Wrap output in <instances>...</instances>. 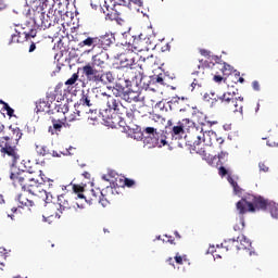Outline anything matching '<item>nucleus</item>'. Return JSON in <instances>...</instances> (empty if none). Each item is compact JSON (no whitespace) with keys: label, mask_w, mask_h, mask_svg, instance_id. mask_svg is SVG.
Returning <instances> with one entry per match:
<instances>
[{"label":"nucleus","mask_w":278,"mask_h":278,"mask_svg":"<svg viewBox=\"0 0 278 278\" xmlns=\"http://www.w3.org/2000/svg\"><path fill=\"white\" fill-rule=\"evenodd\" d=\"M255 207L257 210H268L273 218H278V204L268 202L262 197L250 195L237 202V210L241 216L247 212H255Z\"/></svg>","instance_id":"obj_1"},{"label":"nucleus","mask_w":278,"mask_h":278,"mask_svg":"<svg viewBox=\"0 0 278 278\" xmlns=\"http://www.w3.org/2000/svg\"><path fill=\"white\" fill-rule=\"evenodd\" d=\"M143 146L147 149H162V147H166L168 142L166 141V135L164 132H157V129L153 127H147L143 129Z\"/></svg>","instance_id":"obj_2"},{"label":"nucleus","mask_w":278,"mask_h":278,"mask_svg":"<svg viewBox=\"0 0 278 278\" xmlns=\"http://www.w3.org/2000/svg\"><path fill=\"white\" fill-rule=\"evenodd\" d=\"M100 99L106 102L108 109H105L102 113L103 116H106V118H110L109 112H115V114H118V112H125V106H123L121 101L116 100V98L112 97L111 94H108L106 92H101Z\"/></svg>","instance_id":"obj_3"},{"label":"nucleus","mask_w":278,"mask_h":278,"mask_svg":"<svg viewBox=\"0 0 278 278\" xmlns=\"http://www.w3.org/2000/svg\"><path fill=\"white\" fill-rule=\"evenodd\" d=\"M30 175L31 174H29L27 172H23V174L11 173L10 179H12V181H14V184H20V186L23 188V190H27V192H29L30 194H36V190L29 189V186L34 187V185L27 182V181H36V178H31Z\"/></svg>","instance_id":"obj_4"},{"label":"nucleus","mask_w":278,"mask_h":278,"mask_svg":"<svg viewBox=\"0 0 278 278\" xmlns=\"http://www.w3.org/2000/svg\"><path fill=\"white\" fill-rule=\"evenodd\" d=\"M81 73L87 81H90L91 84H101V81H103V72L97 70V67L90 65V63H87L81 67Z\"/></svg>","instance_id":"obj_5"},{"label":"nucleus","mask_w":278,"mask_h":278,"mask_svg":"<svg viewBox=\"0 0 278 278\" xmlns=\"http://www.w3.org/2000/svg\"><path fill=\"white\" fill-rule=\"evenodd\" d=\"M219 101H222V103H225V105H228V110H230V112H240V114H242V104L238 103V98H236V92H228V93H224L223 96L218 97Z\"/></svg>","instance_id":"obj_6"},{"label":"nucleus","mask_w":278,"mask_h":278,"mask_svg":"<svg viewBox=\"0 0 278 278\" xmlns=\"http://www.w3.org/2000/svg\"><path fill=\"white\" fill-rule=\"evenodd\" d=\"M55 14L51 11L48 12V14H45V12H41L38 17L35 18V25L37 27H40V29H49L53 23H55Z\"/></svg>","instance_id":"obj_7"},{"label":"nucleus","mask_w":278,"mask_h":278,"mask_svg":"<svg viewBox=\"0 0 278 278\" xmlns=\"http://www.w3.org/2000/svg\"><path fill=\"white\" fill-rule=\"evenodd\" d=\"M199 135H197V140L193 142V147H199L201 142H204L207 147H211L212 139L216 138V132L214 131H198Z\"/></svg>","instance_id":"obj_8"},{"label":"nucleus","mask_w":278,"mask_h":278,"mask_svg":"<svg viewBox=\"0 0 278 278\" xmlns=\"http://www.w3.org/2000/svg\"><path fill=\"white\" fill-rule=\"evenodd\" d=\"M17 35H12V42H23V40H27L29 38H36V29H30L29 31L22 28V30H15Z\"/></svg>","instance_id":"obj_9"},{"label":"nucleus","mask_w":278,"mask_h":278,"mask_svg":"<svg viewBox=\"0 0 278 278\" xmlns=\"http://www.w3.org/2000/svg\"><path fill=\"white\" fill-rule=\"evenodd\" d=\"M79 108L83 112L94 108V93L88 92L86 94H83V97L80 98Z\"/></svg>","instance_id":"obj_10"},{"label":"nucleus","mask_w":278,"mask_h":278,"mask_svg":"<svg viewBox=\"0 0 278 278\" xmlns=\"http://www.w3.org/2000/svg\"><path fill=\"white\" fill-rule=\"evenodd\" d=\"M178 124L185 134L186 131H192V134H199V131H203L202 126H194L193 122L188 118L178 122Z\"/></svg>","instance_id":"obj_11"},{"label":"nucleus","mask_w":278,"mask_h":278,"mask_svg":"<svg viewBox=\"0 0 278 278\" xmlns=\"http://www.w3.org/2000/svg\"><path fill=\"white\" fill-rule=\"evenodd\" d=\"M106 60L108 53L102 51L92 56L90 65L93 66V68H96V66H98V68H103V66H105Z\"/></svg>","instance_id":"obj_12"},{"label":"nucleus","mask_w":278,"mask_h":278,"mask_svg":"<svg viewBox=\"0 0 278 278\" xmlns=\"http://www.w3.org/2000/svg\"><path fill=\"white\" fill-rule=\"evenodd\" d=\"M114 34L112 33H106L100 37H98V47H102V49H108L110 45L114 42Z\"/></svg>","instance_id":"obj_13"},{"label":"nucleus","mask_w":278,"mask_h":278,"mask_svg":"<svg viewBox=\"0 0 278 278\" xmlns=\"http://www.w3.org/2000/svg\"><path fill=\"white\" fill-rule=\"evenodd\" d=\"M1 153H5L7 155H9V157L12 159V166H16V162H18L21 157L16 152V149L7 146L1 149Z\"/></svg>","instance_id":"obj_14"},{"label":"nucleus","mask_w":278,"mask_h":278,"mask_svg":"<svg viewBox=\"0 0 278 278\" xmlns=\"http://www.w3.org/2000/svg\"><path fill=\"white\" fill-rule=\"evenodd\" d=\"M184 101H188V98L173 97L168 102L170 110L174 109V110H179V112H184L186 110L181 108V103H184Z\"/></svg>","instance_id":"obj_15"},{"label":"nucleus","mask_w":278,"mask_h":278,"mask_svg":"<svg viewBox=\"0 0 278 278\" xmlns=\"http://www.w3.org/2000/svg\"><path fill=\"white\" fill-rule=\"evenodd\" d=\"M56 210L62 214L65 210H71V204L65 195H59L56 201Z\"/></svg>","instance_id":"obj_16"},{"label":"nucleus","mask_w":278,"mask_h":278,"mask_svg":"<svg viewBox=\"0 0 278 278\" xmlns=\"http://www.w3.org/2000/svg\"><path fill=\"white\" fill-rule=\"evenodd\" d=\"M229 242H240V245H237L238 251H240L241 249H249V247H251V241L249 239H247L245 236H241L238 237V239H228Z\"/></svg>","instance_id":"obj_17"},{"label":"nucleus","mask_w":278,"mask_h":278,"mask_svg":"<svg viewBox=\"0 0 278 278\" xmlns=\"http://www.w3.org/2000/svg\"><path fill=\"white\" fill-rule=\"evenodd\" d=\"M140 97L138 92L130 90L129 88H126V93L124 96V101H127V103H131L132 101L138 102Z\"/></svg>","instance_id":"obj_18"},{"label":"nucleus","mask_w":278,"mask_h":278,"mask_svg":"<svg viewBox=\"0 0 278 278\" xmlns=\"http://www.w3.org/2000/svg\"><path fill=\"white\" fill-rule=\"evenodd\" d=\"M99 37H88L87 39L79 42V47H99Z\"/></svg>","instance_id":"obj_19"},{"label":"nucleus","mask_w":278,"mask_h":278,"mask_svg":"<svg viewBox=\"0 0 278 278\" xmlns=\"http://www.w3.org/2000/svg\"><path fill=\"white\" fill-rule=\"evenodd\" d=\"M112 92L114 97H119V99H125V93L127 92V88L116 85L115 87L112 88Z\"/></svg>","instance_id":"obj_20"},{"label":"nucleus","mask_w":278,"mask_h":278,"mask_svg":"<svg viewBox=\"0 0 278 278\" xmlns=\"http://www.w3.org/2000/svg\"><path fill=\"white\" fill-rule=\"evenodd\" d=\"M83 114H86L87 118H89V121H98V118H99V111H97V109H94V106L91 109L85 110L83 112Z\"/></svg>","instance_id":"obj_21"},{"label":"nucleus","mask_w":278,"mask_h":278,"mask_svg":"<svg viewBox=\"0 0 278 278\" xmlns=\"http://www.w3.org/2000/svg\"><path fill=\"white\" fill-rule=\"evenodd\" d=\"M52 127L50 126L49 127V132L52 134H55V131H61L62 130V127L64 126V123L58 121V119H52Z\"/></svg>","instance_id":"obj_22"},{"label":"nucleus","mask_w":278,"mask_h":278,"mask_svg":"<svg viewBox=\"0 0 278 278\" xmlns=\"http://www.w3.org/2000/svg\"><path fill=\"white\" fill-rule=\"evenodd\" d=\"M100 84H103L104 86L108 84H114V75L112 72L102 73V80H100Z\"/></svg>","instance_id":"obj_23"},{"label":"nucleus","mask_w":278,"mask_h":278,"mask_svg":"<svg viewBox=\"0 0 278 278\" xmlns=\"http://www.w3.org/2000/svg\"><path fill=\"white\" fill-rule=\"evenodd\" d=\"M53 3H55V0H42V2L39 1V5L41 10H49V12H55L53 11Z\"/></svg>","instance_id":"obj_24"},{"label":"nucleus","mask_w":278,"mask_h":278,"mask_svg":"<svg viewBox=\"0 0 278 278\" xmlns=\"http://www.w3.org/2000/svg\"><path fill=\"white\" fill-rule=\"evenodd\" d=\"M135 62L136 61L134 60V56H126L121 60V66L123 68H131V66H134Z\"/></svg>","instance_id":"obj_25"},{"label":"nucleus","mask_w":278,"mask_h":278,"mask_svg":"<svg viewBox=\"0 0 278 278\" xmlns=\"http://www.w3.org/2000/svg\"><path fill=\"white\" fill-rule=\"evenodd\" d=\"M39 197L45 201L46 204L53 201V195L45 190L39 191Z\"/></svg>","instance_id":"obj_26"},{"label":"nucleus","mask_w":278,"mask_h":278,"mask_svg":"<svg viewBox=\"0 0 278 278\" xmlns=\"http://www.w3.org/2000/svg\"><path fill=\"white\" fill-rule=\"evenodd\" d=\"M17 201L21 203V205H26V206H30L34 205V202L30 201L29 199H27L25 195L20 194L17 197Z\"/></svg>","instance_id":"obj_27"},{"label":"nucleus","mask_w":278,"mask_h":278,"mask_svg":"<svg viewBox=\"0 0 278 278\" xmlns=\"http://www.w3.org/2000/svg\"><path fill=\"white\" fill-rule=\"evenodd\" d=\"M228 182L232 186L235 194H240V186H238V182H236L233 180V178H231V175H228Z\"/></svg>","instance_id":"obj_28"},{"label":"nucleus","mask_w":278,"mask_h":278,"mask_svg":"<svg viewBox=\"0 0 278 278\" xmlns=\"http://www.w3.org/2000/svg\"><path fill=\"white\" fill-rule=\"evenodd\" d=\"M36 152L39 155H47V153H49V150L47 149V146H40V144H36Z\"/></svg>","instance_id":"obj_29"},{"label":"nucleus","mask_w":278,"mask_h":278,"mask_svg":"<svg viewBox=\"0 0 278 278\" xmlns=\"http://www.w3.org/2000/svg\"><path fill=\"white\" fill-rule=\"evenodd\" d=\"M117 114H119V116L126 115L128 121H134V111H131V110H127L125 108V111L118 112Z\"/></svg>","instance_id":"obj_30"},{"label":"nucleus","mask_w":278,"mask_h":278,"mask_svg":"<svg viewBox=\"0 0 278 278\" xmlns=\"http://www.w3.org/2000/svg\"><path fill=\"white\" fill-rule=\"evenodd\" d=\"M77 79H79V75L73 74L72 77L65 81V86H75Z\"/></svg>","instance_id":"obj_31"},{"label":"nucleus","mask_w":278,"mask_h":278,"mask_svg":"<svg viewBox=\"0 0 278 278\" xmlns=\"http://www.w3.org/2000/svg\"><path fill=\"white\" fill-rule=\"evenodd\" d=\"M173 134L174 136H184L185 132L179 123L177 124V126L173 127Z\"/></svg>","instance_id":"obj_32"},{"label":"nucleus","mask_w":278,"mask_h":278,"mask_svg":"<svg viewBox=\"0 0 278 278\" xmlns=\"http://www.w3.org/2000/svg\"><path fill=\"white\" fill-rule=\"evenodd\" d=\"M10 129L13 132V136H15V140H21V138L23 137V132H21V129L18 127L12 128V126H10Z\"/></svg>","instance_id":"obj_33"},{"label":"nucleus","mask_w":278,"mask_h":278,"mask_svg":"<svg viewBox=\"0 0 278 278\" xmlns=\"http://www.w3.org/2000/svg\"><path fill=\"white\" fill-rule=\"evenodd\" d=\"M27 184H31V186H29V190H35V195H38V192L40 193V190H38V180L35 179V181H27Z\"/></svg>","instance_id":"obj_34"},{"label":"nucleus","mask_w":278,"mask_h":278,"mask_svg":"<svg viewBox=\"0 0 278 278\" xmlns=\"http://www.w3.org/2000/svg\"><path fill=\"white\" fill-rule=\"evenodd\" d=\"M81 114H84V112L81 110H78L77 113H75L74 115H71L68 117V121H78L79 116H81Z\"/></svg>","instance_id":"obj_35"},{"label":"nucleus","mask_w":278,"mask_h":278,"mask_svg":"<svg viewBox=\"0 0 278 278\" xmlns=\"http://www.w3.org/2000/svg\"><path fill=\"white\" fill-rule=\"evenodd\" d=\"M240 225H241V227L239 225H235V227H233L235 231H240L241 229H244V217L243 216L240 217Z\"/></svg>","instance_id":"obj_36"},{"label":"nucleus","mask_w":278,"mask_h":278,"mask_svg":"<svg viewBox=\"0 0 278 278\" xmlns=\"http://www.w3.org/2000/svg\"><path fill=\"white\" fill-rule=\"evenodd\" d=\"M258 168L261 173H268L269 168L265 163H258Z\"/></svg>","instance_id":"obj_37"},{"label":"nucleus","mask_w":278,"mask_h":278,"mask_svg":"<svg viewBox=\"0 0 278 278\" xmlns=\"http://www.w3.org/2000/svg\"><path fill=\"white\" fill-rule=\"evenodd\" d=\"M220 177H225V175H229V172L225 167H219Z\"/></svg>","instance_id":"obj_38"},{"label":"nucleus","mask_w":278,"mask_h":278,"mask_svg":"<svg viewBox=\"0 0 278 278\" xmlns=\"http://www.w3.org/2000/svg\"><path fill=\"white\" fill-rule=\"evenodd\" d=\"M136 184V181L126 178L125 179V186H127V188H131V186H134Z\"/></svg>","instance_id":"obj_39"},{"label":"nucleus","mask_w":278,"mask_h":278,"mask_svg":"<svg viewBox=\"0 0 278 278\" xmlns=\"http://www.w3.org/2000/svg\"><path fill=\"white\" fill-rule=\"evenodd\" d=\"M175 262L176 264H184V257L179 256V254H177L175 256Z\"/></svg>","instance_id":"obj_40"},{"label":"nucleus","mask_w":278,"mask_h":278,"mask_svg":"<svg viewBox=\"0 0 278 278\" xmlns=\"http://www.w3.org/2000/svg\"><path fill=\"white\" fill-rule=\"evenodd\" d=\"M100 203H101V205H102V207H108V200L105 199V198H101L100 199Z\"/></svg>","instance_id":"obj_41"},{"label":"nucleus","mask_w":278,"mask_h":278,"mask_svg":"<svg viewBox=\"0 0 278 278\" xmlns=\"http://www.w3.org/2000/svg\"><path fill=\"white\" fill-rule=\"evenodd\" d=\"M7 114H8V116H14V109H12V108H8L7 109Z\"/></svg>","instance_id":"obj_42"},{"label":"nucleus","mask_w":278,"mask_h":278,"mask_svg":"<svg viewBox=\"0 0 278 278\" xmlns=\"http://www.w3.org/2000/svg\"><path fill=\"white\" fill-rule=\"evenodd\" d=\"M73 147H70L65 152H63V155H73V153L71 151H73Z\"/></svg>","instance_id":"obj_43"},{"label":"nucleus","mask_w":278,"mask_h":278,"mask_svg":"<svg viewBox=\"0 0 278 278\" xmlns=\"http://www.w3.org/2000/svg\"><path fill=\"white\" fill-rule=\"evenodd\" d=\"M252 86H253L254 90H260V83H257V80H254L252 83Z\"/></svg>","instance_id":"obj_44"},{"label":"nucleus","mask_w":278,"mask_h":278,"mask_svg":"<svg viewBox=\"0 0 278 278\" xmlns=\"http://www.w3.org/2000/svg\"><path fill=\"white\" fill-rule=\"evenodd\" d=\"M156 84H164V78H162V76H156Z\"/></svg>","instance_id":"obj_45"},{"label":"nucleus","mask_w":278,"mask_h":278,"mask_svg":"<svg viewBox=\"0 0 278 278\" xmlns=\"http://www.w3.org/2000/svg\"><path fill=\"white\" fill-rule=\"evenodd\" d=\"M214 81H216L217 84H220V81H223V77L222 76H214Z\"/></svg>","instance_id":"obj_46"},{"label":"nucleus","mask_w":278,"mask_h":278,"mask_svg":"<svg viewBox=\"0 0 278 278\" xmlns=\"http://www.w3.org/2000/svg\"><path fill=\"white\" fill-rule=\"evenodd\" d=\"M131 3H135L136 5L141 7L142 5V0H130Z\"/></svg>","instance_id":"obj_47"},{"label":"nucleus","mask_w":278,"mask_h":278,"mask_svg":"<svg viewBox=\"0 0 278 278\" xmlns=\"http://www.w3.org/2000/svg\"><path fill=\"white\" fill-rule=\"evenodd\" d=\"M36 51V43H31L29 47V53H34Z\"/></svg>","instance_id":"obj_48"},{"label":"nucleus","mask_w":278,"mask_h":278,"mask_svg":"<svg viewBox=\"0 0 278 278\" xmlns=\"http://www.w3.org/2000/svg\"><path fill=\"white\" fill-rule=\"evenodd\" d=\"M90 5L92 8V10H97V8H99V4L94 3V1L91 0Z\"/></svg>","instance_id":"obj_49"},{"label":"nucleus","mask_w":278,"mask_h":278,"mask_svg":"<svg viewBox=\"0 0 278 278\" xmlns=\"http://www.w3.org/2000/svg\"><path fill=\"white\" fill-rule=\"evenodd\" d=\"M226 155H227V153L222 152V153L218 155V159H219V160H223V159H225V157H226Z\"/></svg>","instance_id":"obj_50"},{"label":"nucleus","mask_w":278,"mask_h":278,"mask_svg":"<svg viewBox=\"0 0 278 278\" xmlns=\"http://www.w3.org/2000/svg\"><path fill=\"white\" fill-rule=\"evenodd\" d=\"M3 8H5V3L3 2V0H0V10H3Z\"/></svg>","instance_id":"obj_51"},{"label":"nucleus","mask_w":278,"mask_h":278,"mask_svg":"<svg viewBox=\"0 0 278 278\" xmlns=\"http://www.w3.org/2000/svg\"><path fill=\"white\" fill-rule=\"evenodd\" d=\"M8 108H10V104H8L7 102L3 104L2 110H5V112L8 111Z\"/></svg>","instance_id":"obj_52"},{"label":"nucleus","mask_w":278,"mask_h":278,"mask_svg":"<svg viewBox=\"0 0 278 278\" xmlns=\"http://www.w3.org/2000/svg\"><path fill=\"white\" fill-rule=\"evenodd\" d=\"M201 54H202V55H210V52H207V50H202V51H201Z\"/></svg>","instance_id":"obj_53"},{"label":"nucleus","mask_w":278,"mask_h":278,"mask_svg":"<svg viewBox=\"0 0 278 278\" xmlns=\"http://www.w3.org/2000/svg\"><path fill=\"white\" fill-rule=\"evenodd\" d=\"M66 112H68V106H67V105H64V106H63V114H66Z\"/></svg>","instance_id":"obj_54"},{"label":"nucleus","mask_w":278,"mask_h":278,"mask_svg":"<svg viewBox=\"0 0 278 278\" xmlns=\"http://www.w3.org/2000/svg\"><path fill=\"white\" fill-rule=\"evenodd\" d=\"M3 129H5V126L0 123V134L3 131Z\"/></svg>","instance_id":"obj_55"},{"label":"nucleus","mask_w":278,"mask_h":278,"mask_svg":"<svg viewBox=\"0 0 278 278\" xmlns=\"http://www.w3.org/2000/svg\"><path fill=\"white\" fill-rule=\"evenodd\" d=\"M210 94L208 93H206V94H204V101H210Z\"/></svg>","instance_id":"obj_56"},{"label":"nucleus","mask_w":278,"mask_h":278,"mask_svg":"<svg viewBox=\"0 0 278 278\" xmlns=\"http://www.w3.org/2000/svg\"><path fill=\"white\" fill-rule=\"evenodd\" d=\"M217 142H219V144H223V142H225V140H223V138L217 139Z\"/></svg>","instance_id":"obj_57"},{"label":"nucleus","mask_w":278,"mask_h":278,"mask_svg":"<svg viewBox=\"0 0 278 278\" xmlns=\"http://www.w3.org/2000/svg\"><path fill=\"white\" fill-rule=\"evenodd\" d=\"M102 179H103L104 181H110V178H108V176H102Z\"/></svg>","instance_id":"obj_58"},{"label":"nucleus","mask_w":278,"mask_h":278,"mask_svg":"<svg viewBox=\"0 0 278 278\" xmlns=\"http://www.w3.org/2000/svg\"><path fill=\"white\" fill-rule=\"evenodd\" d=\"M237 100H238V101H240V102L242 103V101H244V98L239 97V98H237Z\"/></svg>","instance_id":"obj_59"},{"label":"nucleus","mask_w":278,"mask_h":278,"mask_svg":"<svg viewBox=\"0 0 278 278\" xmlns=\"http://www.w3.org/2000/svg\"><path fill=\"white\" fill-rule=\"evenodd\" d=\"M239 83H240V84H244V78L240 77V78H239Z\"/></svg>","instance_id":"obj_60"},{"label":"nucleus","mask_w":278,"mask_h":278,"mask_svg":"<svg viewBox=\"0 0 278 278\" xmlns=\"http://www.w3.org/2000/svg\"><path fill=\"white\" fill-rule=\"evenodd\" d=\"M53 157H60V154H58V152H53Z\"/></svg>","instance_id":"obj_61"},{"label":"nucleus","mask_w":278,"mask_h":278,"mask_svg":"<svg viewBox=\"0 0 278 278\" xmlns=\"http://www.w3.org/2000/svg\"><path fill=\"white\" fill-rule=\"evenodd\" d=\"M175 236H176V238H181V236H179L178 231H175Z\"/></svg>","instance_id":"obj_62"},{"label":"nucleus","mask_w":278,"mask_h":278,"mask_svg":"<svg viewBox=\"0 0 278 278\" xmlns=\"http://www.w3.org/2000/svg\"><path fill=\"white\" fill-rule=\"evenodd\" d=\"M0 203H3V195L0 194Z\"/></svg>","instance_id":"obj_63"},{"label":"nucleus","mask_w":278,"mask_h":278,"mask_svg":"<svg viewBox=\"0 0 278 278\" xmlns=\"http://www.w3.org/2000/svg\"><path fill=\"white\" fill-rule=\"evenodd\" d=\"M3 138H4L7 141H8V140H10V137H9V136H7V137H3Z\"/></svg>","instance_id":"obj_64"}]
</instances>
